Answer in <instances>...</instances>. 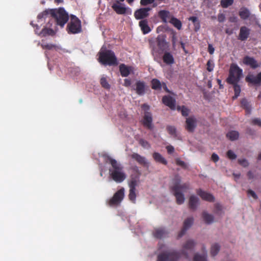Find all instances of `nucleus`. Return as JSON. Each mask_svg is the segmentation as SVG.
Instances as JSON below:
<instances>
[{"label":"nucleus","instance_id":"nucleus-10","mask_svg":"<svg viewBox=\"0 0 261 261\" xmlns=\"http://www.w3.org/2000/svg\"><path fill=\"white\" fill-rule=\"evenodd\" d=\"M123 4L119 1H116L112 6V8L118 14H131L132 10L129 8H126Z\"/></svg>","mask_w":261,"mask_h":261},{"label":"nucleus","instance_id":"nucleus-18","mask_svg":"<svg viewBox=\"0 0 261 261\" xmlns=\"http://www.w3.org/2000/svg\"><path fill=\"white\" fill-rule=\"evenodd\" d=\"M156 42L159 48L162 50H165L167 47V44L166 41V37L163 35H159L155 39Z\"/></svg>","mask_w":261,"mask_h":261},{"label":"nucleus","instance_id":"nucleus-15","mask_svg":"<svg viewBox=\"0 0 261 261\" xmlns=\"http://www.w3.org/2000/svg\"><path fill=\"white\" fill-rule=\"evenodd\" d=\"M193 221L194 219L192 217L188 218L184 221L183 227L178 234V238L182 237L185 234L187 229L193 224Z\"/></svg>","mask_w":261,"mask_h":261},{"label":"nucleus","instance_id":"nucleus-46","mask_svg":"<svg viewBox=\"0 0 261 261\" xmlns=\"http://www.w3.org/2000/svg\"><path fill=\"white\" fill-rule=\"evenodd\" d=\"M175 162L177 165L181 167L182 168L185 169L188 168L187 164L184 161L180 160L179 159H176Z\"/></svg>","mask_w":261,"mask_h":261},{"label":"nucleus","instance_id":"nucleus-7","mask_svg":"<svg viewBox=\"0 0 261 261\" xmlns=\"http://www.w3.org/2000/svg\"><path fill=\"white\" fill-rule=\"evenodd\" d=\"M124 197V188H121L108 201L107 203L110 206H117L121 203Z\"/></svg>","mask_w":261,"mask_h":261},{"label":"nucleus","instance_id":"nucleus-56","mask_svg":"<svg viewBox=\"0 0 261 261\" xmlns=\"http://www.w3.org/2000/svg\"><path fill=\"white\" fill-rule=\"evenodd\" d=\"M225 19V15L221 13L219 14L218 16V20L220 22H223Z\"/></svg>","mask_w":261,"mask_h":261},{"label":"nucleus","instance_id":"nucleus-59","mask_svg":"<svg viewBox=\"0 0 261 261\" xmlns=\"http://www.w3.org/2000/svg\"><path fill=\"white\" fill-rule=\"evenodd\" d=\"M166 149L168 153L171 154L174 152V148L171 145H168L166 146Z\"/></svg>","mask_w":261,"mask_h":261},{"label":"nucleus","instance_id":"nucleus-45","mask_svg":"<svg viewBox=\"0 0 261 261\" xmlns=\"http://www.w3.org/2000/svg\"><path fill=\"white\" fill-rule=\"evenodd\" d=\"M222 206L219 203H216L215 204V211L214 213L216 214L220 215L222 213Z\"/></svg>","mask_w":261,"mask_h":261},{"label":"nucleus","instance_id":"nucleus-54","mask_svg":"<svg viewBox=\"0 0 261 261\" xmlns=\"http://www.w3.org/2000/svg\"><path fill=\"white\" fill-rule=\"evenodd\" d=\"M181 112L184 116H187L189 114V110L185 106H182L181 108Z\"/></svg>","mask_w":261,"mask_h":261},{"label":"nucleus","instance_id":"nucleus-41","mask_svg":"<svg viewBox=\"0 0 261 261\" xmlns=\"http://www.w3.org/2000/svg\"><path fill=\"white\" fill-rule=\"evenodd\" d=\"M241 106L245 109L248 113H250L251 111L250 106L247 100L245 98L242 99L241 101Z\"/></svg>","mask_w":261,"mask_h":261},{"label":"nucleus","instance_id":"nucleus-3","mask_svg":"<svg viewBox=\"0 0 261 261\" xmlns=\"http://www.w3.org/2000/svg\"><path fill=\"white\" fill-rule=\"evenodd\" d=\"M48 14H50L56 21L57 24L63 27L69 19V15L63 8H60L58 10L50 9L45 10L38 14L37 18H46Z\"/></svg>","mask_w":261,"mask_h":261},{"label":"nucleus","instance_id":"nucleus-29","mask_svg":"<svg viewBox=\"0 0 261 261\" xmlns=\"http://www.w3.org/2000/svg\"><path fill=\"white\" fill-rule=\"evenodd\" d=\"M152 157L154 160L159 163L166 165L167 164V160L159 153L155 152L152 154Z\"/></svg>","mask_w":261,"mask_h":261},{"label":"nucleus","instance_id":"nucleus-55","mask_svg":"<svg viewBox=\"0 0 261 261\" xmlns=\"http://www.w3.org/2000/svg\"><path fill=\"white\" fill-rule=\"evenodd\" d=\"M247 193L249 195L252 196L254 199H256L257 198L256 194L253 191L249 190H248Z\"/></svg>","mask_w":261,"mask_h":261},{"label":"nucleus","instance_id":"nucleus-9","mask_svg":"<svg viewBox=\"0 0 261 261\" xmlns=\"http://www.w3.org/2000/svg\"><path fill=\"white\" fill-rule=\"evenodd\" d=\"M196 243L193 240H187L182 246V249L180 250V253L181 255H184L185 258H189V253H192L193 249L196 246Z\"/></svg>","mask_w":261,"mask_h":261},{"label":"nucleus","instance_id":"nucleus-33","mask_svg":"<svg viewBox=\"0 0 261 261\" xmlns=\"http://www.w3.org/2000/svg\"><path fill=\"white\" fill-rule=\"evenodd\" d=\"M202 218L206 224H211L214 221V216L206 212L202 213Z\"/></svg>","mask_w":261,"mask_h":261},{"label":"nucleus","instance_id":"nucleus-25","mask_svg":"<svg viewBox=\"0 0 261 261\" xmlns=\"http://www.w3.org/2000/svg\"><path fill=\"white\" fill-rule=\"evenodd\" d=\"M168 234V232L162 228L155 229L153 232V235L154 238L157 239H162L166 237Z\"/></svg>","mask_w":261,"mask_h":261},{"label":"nucleus","instance_id":"nucleus-24","mask_svg":"<svg viewBox=\"0 0 261 261\" xmlns=\"http://www.w3.org/2000/svg\"><path fill=\"white\" fill-rule=\"evenodd\" d=\"M196 120L191 117L186 119V129L189 132H193L196 127Z\"/></svg>","mask_w":261,"mask_h":261},{"label":"nucleus","instance_id":"nucleus-61","mask_svg":"<svg viewBox=\"0 0 261 261\" xmlns=\"http://www.w3.org/2000/svg\"><path fill=\"white\" fill-rule=\"evenodd\" d=\"M131 81L129 79H125L124 80V86H125V87H129L131 85Z\"/></svg>","mask_w":261,"mask_h":261},{"label":"nucleus","instance_id":"nucleus-5","mask_svg":"<svg viewBox=\"0 0 261 261\" xmlns=\"http://www.w3.org/2000/svg\"><path fill=\"white\" fill-rule=\"evenodd\" d=\"M243 75V70L237 64L230 65L229 75L226 79L227 83L239 82Z\"/></svg>","mask_w":261,"mask_h":261},{"label":"nucleus","instance_id":"nucleus-63","mask_svg":"<svg viewBox=\"0 0 261 261\" xmlns=\"http://www.w3.org/2000/svg\"><path fill=\"white\" fill-rule=\"evenodd\" d=\"M247 176L249 179H252L254 177L253 173L251 171L248 172Z\"/></svg>","mask_w":261,"mask_h":261},{"label":"nucleus","instance_id":"nucleus-36","mask_svg":"<svg viewBox=\"0 0 261 261\" xmlns=\"http://www.w3.org/2000/svg\"><path fill=\"white\" fill-rule=\"evenodd\" d=\"M170 23L172 24L174 27L177 28L178 30H180L182 27V24L181 21L178 19L177 18L171 17L170 18V20L169 21Z\"/></svg>","mask_w":261,"mask_h":261},{"label":"nucleus","instance_id":"nucleus-40","mask_svg":"<svg viewBox=\"0 0 261 261\" xmlns=\"http://www.w3.org/2000/svg\"><path fill=\"white\" fill-rule=\"evenodd\" d=\"M136 189H129V190L128 198H129V200L131 201L134 203H135L136 202Z\"/></svg>","mask_w":261,"mask_h":261},{"label":"nucleus","instance_id":"nucleus-19","mask_svg":"<svg viewBox=\"0 0 261 261\" xmlns=\"http://www.w3.org/2000/svg\"><path fill=\"white\" fill-rule=\"evenodd\" d=\"M250 34V30L245 26L241 27L238 36V39L241 41H245L249 37Z\"/></svg>","mask_w":261,"mask_h":261},{"label":"nucleus","instance_id":"nucleus-51","mask_svg":"<svg viewBox=\"0 0 261 261\" xmlns=\"http://www.w3.org/2000/svg\"><path fill=\"white\" fill-rule=\"evenodd\" d=\"M251 123L254 125H257L261 127V119L258 118L253 119L251 121Z\"/></svg>","mask_w":261,"mask_h":261},{"label":"nucleus","instance_id":"nucleus-42","mask_svg":"<svg viewBox=\"0 0 261 261\" xmlns=\"http://www.w3.org/2000/svg\"><path fill=\"white\" fill-rule=\"evenodd\" d=\"M215 67V64L212 60H208L206 63V70L208 72H212L213 71Z\"/></svg>","mask_w":261,"mask_h":261},{"label":"nucleus","instance_id":"nucleus-1","mask_svg":"<svg viewBox=\"0 0 261 261\" xmlns=\"http://www.w3.org/2000/svg\"><path fill=\"white\" fill-rule=\"evenodd\" d=\"M103 158L106 163L111 165V168L109 169V173L113 180L117 183H121L124 181L126 178V175L123 166L109 155H105Z\"/></svg>","mask_w":261,"mask_h":261},{"label":"nucleus","instance_id":"nucleus-60","mask_svg":"<svg viewBox=\"0 0 261 261\" xmlns=\"http://www.w3.org/2000/svg\"><path fill=\"white\" fill-rule=\"evenodd\" d=\"M177 40L176 36L175 33H173L172 36V43L173 46L175 45L176 41Z\"/></svg>","mask_w":261,"mask_h":261},{"label":"nucleus","instance_id":"nucleus-53","mask_svg":"<svg viewBox=\"0 0 261 261\" xmlns=\"http://www.w3.org/2000/svg\"><path fill=\"white\" fill-rule=\"evenodd\" d=\"M154 0H141L140 1V4L142 6H147L149 4H151L153 2H154Z\"/></svg>","mask_w":261,"mask_h":261},{"label":"nucleus","instance_id":"nucleus-37","mask_svg":"<svg viewBox=\"0 0 261 261\" xmlns=\"http://www.w3.org/2000/svg\"><path fill=\"white\" fill-rule=\"evenodd\" d=\"M54 34V31L53 29L45 28L42 30L39 35L42 37H45L46 35H53Z\"/></svg>","mask_w":261,"mask_h":261},{"label":"nucleus","instance_id":"nucleus-49","mask_svg":"<svg viewBox=\"0 0 261 261\" xmlns=\"http://www.w3.org/2000/svg\"><path fill=\"white\" fill-rule=\"evenodd\" d=\"M41 46L43 49H47L48 50L52 49L56 47V45L51 44H47V43H42L41 44Z\"/></svg>","mask_w":261,"mask_h":261},{"label":"nucleus","instance_id":"nucleus-64","mask_svg":"<svg viewBox=\"0 0 261 261\" xmlns=\"http://www.w3.org/2000/svg\"><path fill=\"white\" fill-rule=\"evenodd\" d=\"M162 87H163V88L164 89V90L166 92H167L168 93H170V91H169V90L167 88V86L166 84L165 83H163L162 84Z\"/></svg>","mask_w":261,"mask_h":261},{"label":"nucleus","instance_id":"nucleus-58","mask_svg":"<svg viewBox=\"0 0 261 261\" xmlns=\"http://www.w3.org/2000/svg\"><path fill=\"white\" fill-rule=\"evenodd\" d=\"M211 159L213 161H214L215 163H216L219 161V158L217 154L214 153L212 155Z\"/></svg>","mask_w":261,"mask_h":261},{"label":"nucleus","instance_id":"nucleus-22","mask_svg":"<svg viewBox=\"0 0 261 261\" xmlns=\"http://www.w3.org/2000/svg\"><path fill=\"white\" fill-rule=\"evenodd\" d=\"M199 203V199L195 195H191L189 200V207L192 211L196 210Z\"/></svg>","mask_w":261,"mask_h":261},{"label":"nucleus","instance_id":"nucleus-32","mask_svg":"<svg viewBox=\"0 0 261 261\" xmlns=\"http://www.w3.org/2000/svg\"><path fill=\"white\" fill-rule=\"evenodd\" d=\"M239 16L242 19H247L250 16V12L248 9L242 8L240 9L239 13Z\"/></svg>","mask_w":261,"mask_h":261},{"label":"nucleus","instance_id":"nucleus-47","mask_svg":"<svg viewBox=\"0 0 261 261\" xmlns=\"http://www.w3.org/2000/svg\"><path fill=\"white\" fill-rule=\"evenodd\" d=\"M167 130L169 134L172 136H176V130L173 126H167Z\"/></svg>","mask_w":261,"mask_h":261},{"label":"nucleus","instance_id":"nucleus-6","mask_svg":"<svg viewBox=\"0 0 261 261\" xmlns=\"http://www.w3.org/2000/svg\"><path fill=\"white\" fill-rule=\"evenodd\" d=\"M67 31L68 34H78L82 32V25L81 20L75 15H70V21L68 23Z\"/></svg>","mask_w":261,"mask_h":261},{"label":"nucleus","instance_id":"nucleus-26","mask_svg":"<svg viewBox=\"0 0 261 261\" xmlns=\"http://www.w3.org/2000/svg\"><path fill=\"white\" fill-rule=\"evenodd\" d=\"M163 60L165 63L167 65H171L174 63V59L173 55L169 52H165L163 57Z\"/></svg>","mask_w":261,"mask_h":261},{"label":"nucleus","instance_id":"nucleus-21","mask_svg":"<svg viewBox=\"0 0 261 261\" xmlns=\"http://www.w3.org/2000/svg\"><path fill=\"white\" fill-rule=\"evenodd\" d=\"M139 25L143 34H147L151 32V29L148 24L147 19L141 20L139 22Z\"/></svg>","mask_w":261,"mask_h":261},{"label":"nucleus","instance_id":"nucleus-23","mask_svg":"<svg viewBox=\"0 0 261 261\" xmlns=\"http://www.w3.org/2000/svg\"><path fill=\"white\" fill-rule=\"evenodd\" d=\"M136 92L139 95H143L145 92V85L143 81H138L136 83Z\"/></svg>","mask_w":261,"mask_h":261},{"label":"nucleus","instance_id":"nucleus-28","mask_svg":"<svg viewBox=\"0 0 261 261\" xmlns=\"http://www.w3.org/2000/svg\"><path fill=\"white\" fill-rule=\"evenodd\" d=\"M203 254L196 253L194 256V261H207V253L205 247H202Z\"/></svg>","mask_w":261,"mask_h":261},{"label":"nucleus","instance_id":"nucleus-38","mask_svg":"<svg viewBox=\"0 0 261 261\" xmlns=\"http://www.w3.org/2000/svg\"><path fill=\"white\" fill-rule=\"evenodd\" d=\"M139 180L136 177H131V179L128 182V186L129 189H136V188L138 186Z\"/></svg>","mask_w":261,"mask_h":261},{"label":"nucleus","instance_id":"nucleus-13","mask_svg":"<svg viewBox=\"0 0 261 261\" xmlns=\"http://www.w3.org/2000/svg\"><path fill=\"white\" fill-rule=\"evenodd\" d=\"M243 63L246 65L249 66L252 69H256L260 66L254 58L249 56H245L243 59Z\"/></svg>","mask_w":261,"mask_h":261},{"label":"nucleus","instance_id":"nucleus-50","mask_svg":"<svg viewBox=\"0 0 261 261\" xmlns=\"http://www.w3.org/2000/svg\"><path fill=\"white\" fill-rule=\"evenodd\" d=\"M227 156L230 160H234L237 158V155L231 150L227 152Z\"/></svg>","mask_w":261,"mask_h":261},{"label":"nucleus","instance_id":"nucleus-16","mask_svg":"<svg viewBox=\"0 0 261 261\" xmlns=\"http://www.w3.org/2000/svg\"><path fill=\"white\" fill-rule=\"evenodd\" d=\"M196 193L204 200L208 202H213L215 200V197L212 194L204 191L201 189H197Z\"/></svg>","mask_w":261,"mask_h":261},{"label":"nucleus","instance_id":"nucleus-39","mask_svg":"<svg viewBox=\"0 0 261 261\" xmlns=\"http://www.w3.org/2000/svg\"><path fill=\"white\" fill-rule=\"evenodd\" d=\"M220 247L218 244H215L213 245L211 247V254L212 256H215L216 255L219 250H220Z\"/></svg>","mask_w":261,"mask_h":261},{"label":"nucleus","instance_id":"nucleus-62","mask_svg":"<svg viewBox=\"0 0 261 261\" xmlns=\"http://www.w3.org/2000/svg\"><path fill=\"white\" fill-rule=\"evenodd\" d=\"M189 20L192 21V22H193L194 23H195L196 22H198V24H199L198 18L196 16L190 17Z\"/></svg>","mask_w":261,"mask_h":261},{"label":"nucleus","instance_id":"nucleus-44","mask_svg":"<svg viewBox=\"0 0 261 261\" xmlns=\"http://www.w3.org/2000/svg\"><path fill=\"white\" fill-rule=\"evenodd\" d=\"M100 84L101 86L105 89H109L110 88V85L107 82V79L105 77H102L100 79Z\"/></svg>","mask_w":261,"mask_h":261},{"label":"nucleus","instance_id":"nucleus-30","mask_svg":"<svg viewBox=\"0 0 261 261\" xmlns=\"http://www.w3.org/2000/svg\"><path fill=\"white\" fill-rule=\"evenodd\" d=\"M226 137L231 141H235L239 138V133L238 131L231 130L227 133Z\"/></svg>","mask_w":261,"mask_h":261},{"label":"nucleus","instance_id":"nucleus-12","mask_svg":"<svg viewBox=\"0 0 261 261\" xmlns=\"http://www.w3.org/2000/svg\"><path fill=\"white\" fill-rule=\"evenodd\" d=\"M152 122V117L151 114L149 112H145L142 120L143 125L147 129L152 130L153 128Z\"/></svg>","mask_w":261,"mask_h":261},{"label":"nucleus","instance_id":"nucleus-11","mask_svg":"<svg viewBox=\"0 0 261 261\" xmlns=\"http://www.w3.org/2000/svg\"><path fill=\"white\" fill-rule=\"evenodd\" d=\"M150 10L151 8L149 7L137 9L134 13V16L137 20H143L144 18L148 17L149 15V11Z\"/></svg>","mask_w":261,"mask_h":261},{"label":"nucleus","instance_id":"nucleus-2","mask_svg":"<svg viewBox=\"0 0 261 261\" xmlns=\"http://www.w3.org/2000/svg\"><path fill=\"white\" fill-rule=\"evenodd\" d=\"M181 178L178 175H176L173 179V185L170 187V190L176 199L177 204L180 205L184 203L185 200L184 192H187L190 189L189 182H185L182 184Z\"/></svg>","mask_w":261,"mask_h":261},{"label":"nucleus","instance_id":"nucleus-31","mask_svg":"<svg viewBox=\"0 0 261 261\" xmlns=\"http://www.w3.org/2000/svg\"><path fill=\"white\" fill-rule=\"evenodd\" d=\"M119 70L121 75L123 77L127 76L130 73V70L128 67L124 64H121L119 66Z\"/></svg>","mask_w":261,"mask_h":261},{"label":"nucleus","instance_id":"nucleus-57","mask_svg":"<svg viewBox=\"0 0 261 261\" xmlns=\"http://www.w3.org/2000/svg\"><path fill=\"white\" fill-rule=\"evenodd\" d=\"M208 52L210 54L213 55L215 51V48L211 44L208 45Z\"/></svg>","mask_w":261,"mask_h":261},{"label":"nucleus","instance_id":"nucleus-27","mask_svg":"<svg viewBox=\"0 0 261 261\" xmlns=\"http://www.w3.org/2000/svg\"><path fill=\"white\" fill-rule=\"evenodd\" d=\"M158 16L164 23L167 22V19L170 18V13L167 10H160L158 12Z\"/></svg>","mask_w":261,"mask_h":261},{"label":"nucleus","instance_id":"nucleus-14","mask_svg":"<svg viewBox=\"0 0 261 261\" xmlns=\"http://www.w3.org/2000/svg\"><path fill=\"white\" fill-rule=\"evenodd\" d=\"M245 81L254 85H259L261 84V72L256 76L252 74L247 75L245 78Z\"/></svg>","mask_w":261,"mask_h":261},{"label":"nucleus","instance_id":"nucleus-17","mask_svg":"<svg viewBox=\"0 0 261 261\" xmlns=\"http://www.w3.org/2000/svg\"><path fill=\"white\" fill-rule=\"evenodd\" d=\"M162 102L171 110L175 109L176 101L174 98L170 95H165L162 98Z\"/></svg>","mask_w":261,"mask_h":261},{"label":"nucleus","instance_id":"nucleus-35","mask_svg":"<svg viewBox=\"0 0 261 261\" xmlns=\"http://www.w3.org/2000/svg\"><path fill=\"white\" fill-rule=\"evenodd\" d=\"M151 88L153 90H158L162 88V84L160 81L156 79H153L151 81Z\"/></svg>","mask_w":261,"mask_h":261},{"label":"nucleus","instance_id":"nucleus-20","mask_svg":"<svg viewBox=\"0 0 261 261\" xmlns=\"http://www.w3.org/2000/svg\"><path fill=\"white\" fill-rule=\"evenodd\" d=\"M131 158L136 161L141 165L146 167L149 166V163L147 161L146 158L137 153H133L131 155Z\"/></svg>","mask_w":261,"mask_h":261},{"label":"nucleus","instance_id":"nucleus-8","mask_svg":"<svg viewBox=\"0 0 261 261\" xmlns=\"http://www.w3.org/2000/svg\"><path fill=\"white\" fill-rule=\"evenodd\" d=\"M179 258V253L173 251L159 254L157 261H177Z\"/></svg>","mask_w":261,"mask_h":261},{"label":"nucleus","instance_id":"nucleus-48","mask_svg":"<svg viewBox=\"0 0 261 261\" xmlns=\"http://www.w3.org/2000/svg\"><path fill=\"white\" fill-rule=\"evenodd\" d=\"M139 143L144 148H148L150 147L149 143L143 139H139Z\"/></svg>","mask_w":261,"mask_h":261},{"label":"nucleus","instance_id":"nucleus-52","mask_svg":"<svg viewBox=\"0 0 261 261\" xmlns=\"http://www.w3.org/2000/svg\"><path fill=\"white\" fill-rule=\"evenodd\" d=\"M238 162L241 166L244 167H247L249 165L248 162L245 159L238 160Z\"/></svg>","mask_w":261,"mask_h":261},{"label":"nucleus","instance_id":"nucleus-4","mask_svg":"<svg viewBox=\"0 0 261 261\" xmlns=\"http://www.w3.org/2000/svg\"><path fill=\"white\" fill-rule=\"evenodd\" d=\"M99 62L103 65H114L117 64V58L111 50L99 52Z\"/></svg>","mask_w":261,"mask_h":261},{"label":"nucleus","instance_id":"nucleus-34","mask_svg":"<svg viewBox=\"0 0 261 261\" xmlns=\"http://www.w3.org/2000/svg\"><path fill=\"white\" fill-rule=\"evenodd\" d=\"M239 82H236L233 83H228L233 85V89L234 91V95L233 96V99H236L240 95L241 93V87L238 85Z\"/></svg>","mask_w":261,"mask_h":261},{"label":"nucleus","instance_id":"nucleus-43","mask_svg":"<svg viewBox=\"0 0 261 261\" xmlns=\"http://www.w3.org/2000/svg\"><path fill=\"white\" fill-rule=\"evenodd\" d=\"M233 0H221V5L224 8H226L232 5Z\"/></svg>","mask_w":261,"mask_h":261}]
</instances>
